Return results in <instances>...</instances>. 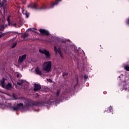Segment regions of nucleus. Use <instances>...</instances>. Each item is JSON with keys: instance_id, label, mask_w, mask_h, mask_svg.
Returning <instances> with one entry per match:
<instances>
[{"instance_id": "nucleus-32", "label": "nucleus", "mask_w": 129, "mask_h": 129, "mask_svg": "<svg viewBox=\"0 0 129 129\" xmlns=\"http://www.w3.org/2000/svg\"><path fill=\"white\" fill-rule=\"evenodd\" d=\"M25 37H26V35H24L23 36V38H25Z\"/></svg>"}, {"instance_id": "nucleus-10", "label": "nucleus", "mask_w": 129, "mask_h": 129, "mask_svg": "<svg viewBox=\"0 0 129 129\" xmlns=\"http://www.w3.org/2000/svg\"><path fill=\"white\" fill-rule=\"evenodd\" d=\"M35 73H36L38 75H42V72L39 67H37L35 69Z\"/></svg>"}, {"instance_id": "nucleus-8", "label": "nucleus", "mask_w": 129, "mask_h": 129, "mask_svg": "<svg viewBox=\"0 0 129 129\" xmlns=\"http://www.w3.org/2000/svg\"><path fill=\"white\" fill-rule=\"evenodd\" d=\"M6 0H0V8H3L4 10H5V7L7 6Z\"/></svg>"}, {"instance_id": "nucleus-21", "label": "nucleus", "mask_w": 129, "mask_h": 129, "mask_svg": "<svg viewBox=\"0 0 129 129\" xmlns=\"http://www.w3.org/2000/svg\"><path fill=\"white\" fill-rule=\"evenodd\" d=\"M108 109H109V111H110L111 109V106H110L108 108Z\"/></svg>"}, {"instance_id": "nucleus-25", "label": "nucleus", "mask_w": 129, "mask_h": 129, "mask_svg": "<svg viewBox=\"0 0 129 129\" xmlns=\"http://www.w3.org/2000/svg\"><path fill=\"white\" fill-rule=\"evenodd\" d=\"M28 107H29V108H31V106H27L25 107V108H28Z\"/></svg>"}, {"instance_id": "nucleus-29", "label": "nucleus", "mask_w": 129, "mask_h": 129, "mask_svg": "<svg viewBox=\"0 0 129 129\" xmlns=\"http://www.w3.org/2000/svg\"><path fill=\"white\" fill-rule=\"evenodd\" d=\"M59 93H60V92L59 91H57V95H59Z\"/></svg>"}, {"instance_id": "nucleus-2", "label": "nucleus", "mask_w": 129, "mask_h": 129, "mask_svg": "<svg viewBox=\"0 0 129 129\" xmlns=\"http://www.w3.org/2000/svg\"><path fill=\"white\" fill-rule=\"evenodd\" d=\"M5 81H6L5 78H3L2 80H1V86L3 88H6V89H12V88H13V87H12V84L9 83L6 85Z\"/></svg>"}, {"instance_id": "nucleus-16", "label": "nucleus", "mask_w": 129, "mask_h": 129, "mask_svg": "<svg viewBox=\"0 0 129 129\" xmlns=\"http://www.w3.org/2000/svg\"><path fill=\"white\" fill-rule=\"evenodd\" d=\"M29 31H31V32H33V33H37V29L32 28H30Z\"/></svg>"}, {"instance_id": "nucleus-7", "label": "nucleus", "mask_w": 129, "mask_h": 129, "mask_svg": "<svg viewBox=\"0 0 129 129\" xmlns=\"http://www.w3.org/2000/svg\"><path fill=\"white\" fill-rule=\"evenodd\" d=\"M54 49L55 53L56 54H59L60 57L61 58H63V54H62V52H61V50L60 49V48L58 47V49H57V47L56 46H54Z\"/></svg>"}, {"instance_id": "nucleus-33", "label": "nucleus", "mask_w": 129, "mask_h": 129, "mask_svg": "<svg viewBox=\"0 0 129 129\" xmlns=\"http://www.w3.org/2000/svg\"><path fill=\"white\" fill-rule=\"evenodd\" d=\"M32 70H33V68L31 69V71H32Z\"/></svg>"}, {"instance_id": "nucleus-31", "label": "nucleus", "mask_w": 129, "mask_h": 129, "mask_svg": "<svg viewBox=\"0 0 129 129\" xmlns=\"http://www.w3.org/2000/svg\"><path fill=\"white\" fill-rule=\"evenodd\" d=\"M0 106H5V105H4V104H0Z\"/></svg>"}, {"instance_id": "nucleus-23", "label": "nucleus", "mask_w": 129, "mask_h": 129, "mask_svg": "<svg viewBox=\"0 0 129 129\" xmlns=\"http://www.w3.org/2000/svg\"><path fill=\"white\" fill-rule=\"evenodd\" d=\"M47 81H48V82H50V83L52 82V80H50V79H47Z\"/></svg>"}, {"instance_id": "nucleus-15", "label": "nucleus", "mask_w": 129, "mask_h": 129, "mask_svg": "<svg viewBox=\"0 0 129 129\" xmlns=\"http://www.w3.org/2000/svg\"><path fill=\"white\" fill-rule=\"evenodd\" d=\"M24 83H25V81L21 80L17 82V84L18 85H22V84H23Z\"/></svg>"}, {"instance_id": "nucleus-6", "label": "nucleus", "mask_w": 129, "mask_h": 129, "mask_svg": "<svg viewBox=\"0 0 129 129\" xmlns=\"http://www.w3.org/2000/svg\"><path fill=\"white\" fill-rule=\"evenodd\" d=\"M24 108V105L22 103H19L18 104L17 107H13V110L17 111L19 110V109H22Z\"/></svg>"}, {"instance_id": "nucleus-18", "label": "nucleus", "mask_w": 129, "mask_h": 129, "mask_svg": "<svg viewBox=\"0 0 129 129\" xmlns=\"http://www.w3.org/2000/svg\"><path fill=\"white\" fill-rule=\"evenodd\" d=\"M4 29H5V26L4 25L0 26V31H4Z\"/></svg>"}, {"instance_id": "nucleus-17", "label": "nucleus", "mask_w": 129, "mask_h": 129, "mask_svg": "<svg viewBox=\"0 0 129 129\" xmlns=\"http://www.w3.org/2000/svg\"><path fill=\"white\" fill-rule=\"evenodd\" d=\"M12 26L15 27V28H20V27H21L20 25L16 23L12 24Z\"/></svg>"}, {"instance_id": "nucleus-9", "label": "nucleus", "mask_w": 129, "mask_h": 129, "mask_svg": "<svg viewBox=\"0 0 129 129\" xmlns=\"http://www.w3.org/2000/svg\"><path fill=\"white\" fill-rule=\"evenodd\" d=\"M39 32L42 35H46V36H48V35H49V32H48V31H46L45 30H44V29H40Z\"/></svg>"}, {"instance_id": "nucleus-14", "label": "nucleus", "mask_w": 129, "mask_h": 129, "mask_svg": "<svg viewBox=\"0 0 129 129\" xmlns=\"http://www.w3.org/2000/svg\"><path fill=\"white\" fill-rule=\"evenodd\" d=\"M58 2H61V0H58L57 1H56L55 2V3H53L51 5L50 8H53L54 7V6H56V5H58Z\"/></svg>"}, {"instance_id": "nucleus-1", "label": "nucleus", "mask_w": 129, "mask_h": 129, "mask_svg": "<svg viewBox=\"0 0 129 129\" xmlns=\"http://www.w3.org/2000/svg\"><path fill=\"white\" fill-rule=\"evenodd\" d=\"M42 69L46 72H50L52 69V62L51 61H45L42 64Z\"/></svg>"}, {"instance_id": "nucleus-26", "label": "nucleus", "mask_w": 129, "mask_h": 129, "mask_svg": "<svg viewBox=\"0 0 129 129\" xmlns=\"http://www.w3.org/2000/svg\"><path fill=\"white\" fill-rule=\"evenodd\" d=\"M46 6H44V7L41 8L40 9L43 10V9H45Z\"/></svg>"}, {"instance_id": "nucleus-30", "label": "nucleus", "mask_w": 129, "mask_h": 129, "mask_svg": "<svg viewBox=\"0 0 129 129\" xmlns=\"http://www.w3.org/2000/svg\"><path fill=\"white\" fill-rule=\"evenodd\" d=\"M3 36H4V34L0 35V38H1L2 37H3Z\"/></svg>"}, {"instance_id": "nucleus-11", "label": "nucleus", "mask_w": 129, "mask_h": 129, "mask_svg": "<svg viewBox=\"0 0 129 129\" xmlns=\"http://www.w3.org/2000/svg\"><path fill=\"white\" fill-rule=\"evenodd\" d=\"M34 90L35 91H37L38 90H40L41 89V86L39 84H34Z\"/></svg>"}, {"instance_id": "nucleus-5", "label": "nucleus", "mask_w": 129, "mask_h": 129, "mask_svg": "<svg viewBox=\"0 0 129 129\" xmlns=\"http://www.w3.org/2000/svg\"><path fill=\"white\" fill-rule=\"evenodd\" d=\"M39 52L40 53H41V54H44L47 58H50V56H51V54L47 50L39 49Z\"/></svg>"}, {"instance_id": "nucleus-27", "label": "nucleus", "mask_w": 129, "mask_h": 129, "mask_svg": "<svg viewBox=\"0 0 129 129\" xmlns=\"http://www.w3.org/2000/svg\"><path fill=\"white\" fill-rule=\"evenodd\" d=\"M64 75H66L67 76V75H68V73H66L63 74V76H64Z\"/></svg>"}, {"instance_id": "nucleus-13", "label": "nucleus", "mask_w": 129, "mask_h": 129, "mask_svg": "<svg viewBox=\"0 0 129 129\" xmlns=\"http://www.w3.org/2000/svg\"><path fill=\"white\" fill-rule=\"evenodd\" d=\"M22 13L23 15H24L26 16V18H29V14L26 11V10H23Z\"/></svg>"}, {"instance_id": "nucleus-3", "label": "nucleus", "mask_w": 129, "mask_h": 129, "mask_svg": "<svg viewBox=\"0 0 129 129\" xmlns=\"http://www.w3.org/2000/svg\"><path fill=\"white\" fill-rule=\"evenodd\" d=\"M123 90L129 91V80H127L125 82H123L122 83Z\"/></svg>"}, {"instance_id": "nucleus-28", "label": "nucleus", "mask_w": 129, "mask_h": 129, "mask_svg": "<svg viewBox=\"0 0 129 129\" xmlns=\"http://www.w3.org/2000/svg\"><path fill=\"white\" fill-rule=\"evenodd\" d=\"M17 77H18V78H19V77H20V74H17Z\"/></svg>"}, {"instance_id": "nucleus-20", "label": "nucleus", "mask_w": 129, "mask_h": 129, "mask_svg": "<svg viewBox=\"0 0 129 129\" xmlns=\"http://www.w3.org/2000/svg\"><path fill=\"white\" fill-rule=\"evenodd\" d=\"M33 9H37V4H34L33 6L32 7Z\"/></svg>"}, {"instance_id": "nucleus-22", "label": "nucleus", "mask_w": 129, "mask_h": 129, "mask_svg": "<svg viewBox=\"0 0 129 129\" xmlns=\"http://www.w3.org/2000/svg\"><path fill=\"white\" fill-rule=\"evenodd\" d=\"M7 22H8V23H10V17H8V19H7Z\"/></svg>"}, {"instance_id": "nucleus-24", "label": "nucleus", "mask_w": 129, "mask_h": 129, "mask_svg": "<svg viewBox=\"0 0 129 129\" xmlns=\"http://www.w3.org/2000/svg\"><path fill=\"white\" fill-rule=\"evenodd\" d=\"M84 78L86 79H87L88 78V76H86V75H85L84 76Z\"/></svg>"}, {"instance_id": "nucleus-4", "label": "nucleus", "mask_w": 129, "mask_h": 129, "mask_svg": "<svg viewBox=\"0 0 129 129\" xmlns=\"http://www.w3.org/2000/svg\"><path fill=\"white\" fill-rule=\"evenodd\" d=\"M27 58V54H23L19 56L18 59V63L19 64H22L23 62H24V60H26Z\"/></svg>"}, {"instance_id": "nucleus-34", "label": "nucleus", "mask_w": 129, "mask_h": 129, "mask_svg": "<svg viewBox=\"0 0 129 129\" xmlns=\"http://www.w3.org/2000/svg\"><path fill=\"white\" fill-rule=\"evenodd\" d=\"M0 21H1V19H0Z\"/></svg>"}, {"instance_id": "nucleus-19", "label": "nucleus", "mask_w": 129, "mask_h": 129, "mask_svg": "<svg viewBox=\"0 0 129 129\" xmlns=\"http://www.w3.org/2000/svg\"><path fill=\"white\" fill-rule=\"evenodd\" d=\"M17 46V43H15L12 46V48H15Z\"/></svg>"}, {"instance_id": "nucleus-12", "label": "nucleus", "mask_w": 129, "mask_h": 129, "mask_svg": "<svg viewBox=\"0 0 129 129\" xmlns=\"http://www.w3.org/2000/svg\"><path fill=\"white\" fill-rule=\"evenodd\" d=\"M129 62H127V63H124L123 64L124 69L126 70V71H129Z\"/></svg>"}]
</instances>
